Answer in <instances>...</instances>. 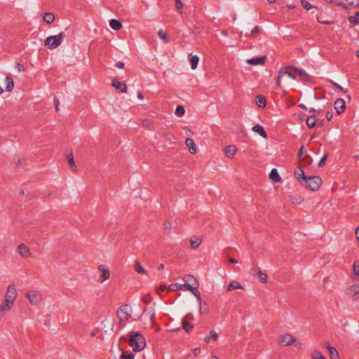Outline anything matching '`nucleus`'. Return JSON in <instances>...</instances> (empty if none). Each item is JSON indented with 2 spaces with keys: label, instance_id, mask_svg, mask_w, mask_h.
I'll return each mask as SVG.
<instances>
[{
  "label": "nucleus",
  "instance_id": "1",
  "mask_svg": "<svg viewBox=\"0 0 359 359\" xmlns=\"http://www.w3.org/2000/svg\"><path fill=\"white\" fill-rule=\"evenodd\" d=\"M18 292L15 285L11 284L7 287L4 301L0 304V321L6 313L14 306Z\"/></svg>",
  "mask_w": 359,
  "mask_h": 359
},
{
  "label": "nucleus",
  "instance_id": "2",
  "mask_svg": "<svg viewBox=\"0 0 359 359\" xmlns=\"http://www.w3.org/2000/svg\"><path fill=\"white\" fill-rule=\"evenodd\" d=\"M128 341L130 346L135 352L142 351L147 344L144 337L137 331H131L128 333Z\"/></svg>",
  "mask_w": 359,
  "mask_h": 359
},
{
  "label": "nucleus",
  "instance_id": "3",
  "mask_svg": "<svg viewBox=\"0 0 359 359\" xmlns=\"http://www.w3.org/2000/svg\"><path fill=\"white\" fill-rule=\"evenodd\" d=\"M189 290L191 291L197 298L198 302L199 304V311L201 313V295L198 291V286L193 287L191 284L186 283L184 284L180 283H172L170 284L168 287V291H175V290Z\"/></svg>",
  "mask_w": 359,
  "mask_h": 359
},
{
  "label": "nucleus",
  "instance_id": "4",
  "mask_svg": "<svg viewBox=\"0 0 359 359\" xmlns=\"http://www.w3.org/2000/svg\"><path fill=\"white\" fill-rule=\"evenodd\" d=\"M280 342L283 346H294L297 348H302V342L290 333H284L280 335Z\"/></svg>",
  "mask_w": 359,
  "mask_h": 359
},
{
  "label": "nucleus",
  "instance_id": "5",
  "mask_svg": "<svg viewBox=\"0 0 359 359\" xmlns=\"http://www.w3.org/2000/svg\"><path fill=\"white\" fill-rule=\"evenodd\" d=\"M116 315L120 323L124 325L132 316V309L128 304L122 305L117 309Z\"/></svg>",
  "mask_w": 359,
  "mask_h": 359
},
{
  "label": "nucleus",
  "instance_id": "6",
  "mask_svg": "<svg viewBox=\"0 0 359 359\" xmlns=\"http://www.w3.org/2000/svg\"><path fill=\"white\" fill-rule=\"evenodd\" d=\"M301 183L308 189L311 191H316L321 185L322 180L318 176H309L306 177L303 182H301Z\"/></svg>",
  "mask_w": 359,
  "mask_h": 359
},
{
  "label": "nucleus",
  "instance_id": "7",
  "mask_svg": "<svg viewBox=\"0 0 359 359\" xmlns=\"http://www.w3.org/2000/svg\"><path fill=\"white\" fill-rule=\"evenodd\" d=\"M65 37V34L62 32H60L57 35L50 36L46 39L45 46L50 49L56 48L60 46Z\"/></svg>",
  "mask_w": 359,
  "mask_h": 359
},
{
  "label": "nucleus",
  "instance_id": "8",
  "mask_svg": "<svg viewBox=\"0 0 359 359\" xmlns=\"http://www.w3.org/2000/svg\"><path fill=\"white\" fill-rule=\"evenodd\" d=\"M293 67H284L279 69L277 76V85L279 88L281 87V83L285 76L291 79H295L296 75L292 71Z\"/></svg>",
  "mask_w": 359,
  "mask_h": 359
},
{
  "label": "nucleus",
  "instance_id": "9",
  "mask_svg": "<svg viewBox=\"0 0 359 359\" xmlns=\"http://www.w3.org/2000/svg\"><path fill=\"white\" fill-rule=\"evenodd\" d=\"M97 270L100 272V275L97 278V282L100 284L104 283L106 280H109L111 277V271L109 268L105 264H99Z\"/></svg>",
  "mask_w": 359,
  "mask_h": 359
},
{
  "label": "nucleus",
  "instance_id": "10",
  "mask_svg": "<svg viewBox=\"0 0 359 359\" xmlns=\"http://www.w3.org/2000/svg\"><path fill=\"white\" fill-rule=\"evenodd\" d=\"M26 297L32 305H38L42 300V296L39 291L29 290L26 293Z\"/></svg>",
  "mask_w": 359,
  "mask_h": 359
},
{
  "label": "nucleus",
  "instance_id": "11",
  "mask_svg": "<svg viewBox=\"0 0 359 359\" xmlns=\"http://www.w3.org/2000/svg\"><path fill=\"white\" fill-rule=\"evenodd\" d=\"M250 272L253 276L257 277L260 282L266 283L268 278L267 274L263 272L259 267L252 268Z\"/></svg>",
  "mask_w": 359,
  "mask_h": 359
},
{
  "label": "nucleus",
  "instance_id": "12",
  "mask_svg": "<svg viewBox=\"0 0 359 359\" xmlns=\"http://www.w3.org/2000/svg\"><path fill=\"white\" fill-rule=\"evenodd\" d=\"M18 252L19 255L23 259H27L31 257L30 248L24 243H20L18 245Z\"/></svg>",
  "mask_w": 359,
  "mask_h": 359
},
{
  "label": "nucleus",
  "instance_id": "13",
  "mask_svg": "<svg viewBox=\"0 0 359 359\" xmlns=\"http://www.w3.org/2000/svg\"><path fill=\"white\" fill-rule=\"evenodd\" d=\"M334 109L338 114L342 113L346 109V102L344 99L338 98L334 104Z\"/></svg>",
  "mask_w": 359,
  "mask_h": 359
},
{
  "label": "nucleus",
  "instance_id": "14",
  "mask_svg": "<svg viewBox=\"0 0 359 359\" xmlns=\"http://www.w3.org/2000/svg\"><path fill=\"white\" fill-rule=\"evenodd\" d=\"M346 293L354 300H357L359 298V285H353L348 289Z\"/></svg>",
  "mask_w": 359,
  "mask_h": 359
},
{
  "label": "nucleus",
  "instance_id": "15",
  "mask_svg": "<svg viewBox=\"0 0 359 359\" xmlns=\"http://www.w3.org/2000/svg\"><path fill=\"white\" fill-rule=\"evenodd\" d=\"M111 86L121 92L126 93L127 86L124 82L120 81L118 79L112 80Z\"/></svg>",
  "mask_w": 359,
  "mask_h": 359
},
{
  "label": "nucleus",
  "instance_id": "16",
  "mask_svg": "<svg viewBox=\"0 0 359 359\" xmlns=\"http://www.w3.org/2000/svg\"><path fill=\"white\" fill-rule=\"evenodd\" d=\"M238 149L234 145H228L224 148V154L226 158L232 159L236 154Z\"/></svg>",
  "mask_w": 359,
  "mask_h": 359
},
{
  "label": "nucleus",
  "instance_id": "17",
  "mask_svg": "<svg viewBox=\"0 0 359 359\" xmlns=\"http://www.w3.org/2000/svg\"><path fill=\"white\" fill-rule=\"evenodd\" d=\"M266 60V56L253 57L251 59H247L246 62L250 65L256 66L259 65H264Z\"/></svg>",
  "mask_w": 359,
  "mask_h": 359
},
{
  "label": "nucleus",
  "instance_id": "18",
  "mask_svg": "<svg viewBox=\"0 0 359 359\" xmlns=\"http://www.w3.org/2000/svg\"><path fill=\"white\" fill-rule=\"evenodd\" d=\"M292 71L297 74L300 80L303 81L309 80V76L304 69L297 67H292Z\"/></svg>",
  "mask_w": 359,
  "mask_h": 359
},
{
  "label": "nucleus",
  "instance_id": "19",
  "mask_svg": "<svg viewBox=\"0 0 359 359\" xmlns=\"http://www.w3.org/2000/svg\"><path fill=\"white\" fill-rule=\"evenodd\" d=\"M185 144L187 147L189 148V151L191 154H195L197 152V147L194 140L191 138H187L185 140Z\"/></svg>",
  "mask_w": 359,
  "mask_h": 359
},
{
  "label": "nucleus",
  "instance_id": "20",
  "mask_svg": "<svg viewBox=\"0 0 359 359\" xmlns=\"http://www.w3.org/2000/svg\"><path fill=\"white\" fill-rule=\"evenodd\" d=\"M219 337L217 333L215 330L210 331L209 335H207L204 337L203 340L207 344H210L212 341H217Z\"/></svg>",
  "mask_w": 359,
  "mask_h": 359
},
{
  "label": "nucleus",
  "instance_id": "21",
  "mask_svg": "<svg viewBox=\"0 0 359 359\" xmlns=\"http://www.w3.org/2000/svg\"><path fill=\"white\" fill-rule=\"evenodd\" d=\"M202 243V238L201 237H191L190 238V244L191 249H197L201 244Z\"/></svg>",
  "mask_w": 359,
  "mask_h": 359
},
{
  "label": "nucleus",
  "instance_id": "22",
  "mask_svg": "<svg viewBox=\"0 0 359 359\" xmlns=\"http://www.w3.org/2000/svg\"><path fill=\"white\" fill-rule=\"evenodd\" d=\"M269 178L273 183H277L280 181L281 178L276 168H273L271 170L269 173Z\"/></svg>",
  "mask_w": 359,
  "mask_h": 359
},
{
  "label": "nucleus",
  "instance_id": "23",
  "mask_svg": "<svg viewBox=\"0 0 359 359\" xmlns=\"http://www.w3.org/2000/svg\"><path fill=\"white\" fill-rule=\"evenodd\" d=\"M252 130L253 132L258 133L263 138L267 137L266 133L265 132L264 128L262 126H260L259 124H257V125L253 126Z\"/></svg>",
  "mask_w": 359,
  "mask_h": 359
},
{
  "label": "nucleus",
  "instance_id": "24",
  "mask_svg": "<svg viewBox=\"0 0 359 359\" xmlns=\"http://www.w3.org/2000/svg\"><path fill=\"white\" fill-rule=\"evenodd\" d=\"M236 289H243V287L241 285V284L237 281V280H233L229 285H227L226 290L230 292L233 290Z\"/></svg>",
  "mask_w": 359,
  "mask_h": 359
},
{
  "label": "nucleus",
  "instance_id": "25",
  "mask_svg": "<svg viewBox=\"0 0 359 359\" xmlns=\"http://www.w3.org/2000/svg\"><path fill=\"white\" fill-rule=\"evenodd\" d=\"M294 175L298 180L303 182L307 176L305 175L303 170L301 168H296L294 170Z\"/></svg>",
  "mask_w": 359,
  "mask_h": 359
},
{
  "label": "nucleus",
  "instance_id": "26",
  "mask_svg": "<svg viewBox=\"0 0 359 359\" xmlns=\"http://www.w3.org/2000/svg\"><path fill=\"white\" fill-rule=\"evenodd\" d=\"M256 104L260 107L264 108L266 106V100L264 95H257L255 98Z\"/></svg>",
  "mask_w": 359,
  "mask_h": 359
},
{
  "label": "nucleus",
  "instance_id": "27",
  "mask_svg": "<svg viewBox=\"0 0 359 359\" xmlns=\"http://www.w3.org/2000/svg\"><path fill=\"white\" fill-rule=\"evenodd\" d=\"M6 90L8 92H11L14 88V82L11 77L7 76L5 79Z\"/></svg>",
  "mask_w": 359,
  "mask_h": 359
},
{
  "label": "nucleus",
  "instance_id": "28",
  "mask_svg": "<svg viewBox=\"0 0 359 359\" xmlns=\"http://www.w3.org/2000/svg\"><path fill=\"white\" fill-rule=\"evenodd\" d=\"M327 348L329 351V353L332 359H339V355L335 348L328 344L327 346Z\"/></svg>",
  "mask_w": 359,
  "mask_h": 359
},
{
  "label": "nucleus",
  "instance_id": "29",
  "mask_svg": "<svg viewBox=\"0 0 359 359\" xmlns=\"http://www.w3.org/2000/svg\"><path fill=\"white\" fill-rule=\"evenodd\" d=\"M109 26L112 29L117 31L122 27V24L118 20L112 19L109 21Z\"/></svg>",
  "mask_w": 359,
  "mask_h": 359
},
{
  "label": "nucleus",
  "instance_id": "30",
  "mask_svg": "<svg viewBox=\"0 0 359 359\" xmlns=\"http://www.w3.org/2000/svg\"><path fill=\"white\" fill-rule=\"evenodd\" d=\"M144 314L145 316H149V318L151 323H154V319L156 318V313H155L154 309L153 308H149L147 309H145L144 311Z\"/></svg>",
  "mask_w": 359,
  "mask_h": 359
},
{
  "label": "nucleus",
  "instance_id": "31",
  "mask_svg": "<svg viewBox=\"0 0 359 359\" xmlns=\"http://www.w3.org/2000/svg\"><path fill=\"white\" fill-rule=\"evenodd\" d=\"M311 359H326V358L323 355V353L318 349H316L311 353Z\"/></svg>",
  "mask_w": 359,
  "mask_h": 359
},
{
  "label": "nucleus",
  "instance_id": "32",
  "mask_svg": "<svg viewBox=\"0 0 359 359\" xmlns=\"http://www.w3.org/2000/svg\"><path fill=\"white\" fill-rule=\"evenodd\" d=\"M316 115L312 114L309 117H308L306 120V126L309 128H313L316 126Z\"/></svg>",
  "mask_w": 359,
  "mask_h": 359
},
{
  "label": "nucleus",
  "instance_id": "33",
  "mask_svg": "<svg viewBox=\"0 0 359 359\" xmlns=\"http://www.w3.org/2000/svg\"><path fill=\"white\" fill-rule=\"evenodd\" d=\"M134 269L137 273L140 274L146 273V270L144 269V267L140 264L139 262H135L134 265Z\"/></svg>",
  "mask_w": 359,
  "mask_h": 359
},
{
  "label": "nucleus",
  "instance_id": "34",
  "mask_svg": "<svg viewBox=\"0 0 359 359\" xmlns=\"http://www.w3.org/2000/svg\"><path fill=\"white\" fill-rule=\"evenodd\" d=\"M43 19L46 23L50 24L54 21L55 16L51 13H46L43 15Z\"/></svg>",
  "mask_w": 359,
  "mask_h": 359
},
{
  "label": "nucleus",
  "instance_id": "35",
  "mask_svg": "<svg viewBox=\"0 0 359 359\" xmlns=\"http://www.w3.org/2000/svg\"><path fill=\"white\" fill-rule=\"evenodd\" d=\"M199 62V57L197 55H192L190 59L191 67L192 69H196Z\"/></svg>",
  "mask_w": 359,
  "mask_h": 359
},
{
  "label": "nucleus",
  "instance_id": "36",
  "mask_svg": "<svg viewBox=\"0 0 359 359\" xmlns=\"http://www.w3.org/2000/svg\"><path fill=\"white\" fill-rule=\"evenodd\" d=\"M290 198L293 204H300L304 201L303 198L298 195L290 196Z\"/></svg>",
  "mask_w": 359,
  "mask_h": 359
},
{
  "label": "nucleus",
  "instance_id": "37",
  "mask_svg": "<svg viewBox=\"0 0 359 359\" xmlns=\"http://www.w3.org/2000/svg\"><path fill=\"white\" fill-rule=\"evenodd\" d=\"M175 114L178 117L183 116L185 114V109L184 107L182 105H178L175 109Z\"/></svg>",
  "mask_w": 359,
  "mask_h": 359
},
{
  "label": "nucleus",
  "instance_id": "38",
  "mask_svg": "<svg viewBox=\"0 0 359 359\" xmlns=\"http://www.w3.org/2000/svg\"><path fill=\"white\" fill-rule=\"evenodd\" d=\"M158 36L164 43H166L169 41L167 34L162 29L158 30Z\"/></svg>",
  "mask_w": 359,
  "mask_h": 359
},
{
  "label": "nucleus",
  "instance_id": "39",
  "mask_svg": "<svg viewBox=\"0 0 359 359\" xmlns=\"http://www.w3.org/2000/svg\"><path fill=\"white\" fill-rule=\"evenodd\" d=\"M182 327L187 332H189L192 330L193 326L187 320H184L182 321Z\"/></svg>",
  "mask_w": 359,
  "mask_h": 359
},
{
  "label": "nucleus",
  "instance_id": "40",
  "mask_svg": "<svg viewBox=\"0 0 359 359\" xmlns=\"http://www.w3.org/2000/svg\"><path fill=\"white\" fill-rule=\"evenodd\" d=\"M67 159H68V161H69V164L70 165L72 168L74 169V170H76V164L74 163L73 155L72 154H69L67 156Z\"/></svg>",
  "mask_w": 359,
  "mask_h": 359
},
{
  "label": "nucleus",
  "instance_id": "41",
  "mask_svg": "<svg viewBox=\"0 0 359 359\" xmlns=\"http://www.w3.org/2000/svg\"><path fill=\"white\" fill-rule=\"evenodd\" d=\"M134 354L132 353L123 352L120 357V359H134Z\"/></svg>",
  "mask_w": 359,
  "mask_h": 359
},
{
  "label": "nucleus",
  "instance_id": "42",
  "mask_svg": "<svg viewBox=\"0 0 359 359\" xmlns=\"http://www.w3.org/2000/svg\"><path fill=\"white\" fill-rule=\"evenodd\" d=\"M330 82L334 86L336 87L337 88H338L339 90L342 91V92H344V93H347L348 92V90L347 89H344L343 87H341L340 85H339L338 83H337L336 82L330 80Z\"/></svg>",
  "mask_w": 359,
  "mask_h": 359
},
{
  "label": "nucleus",
  "instance_id": "43",
  "mask_svg": "<svg viewBox=\"0 0 359 359\" xmlns=\"http://www.w3.org/2000/svg\"><path fill=\"white\" fill-rule=\"evenodd\" d=\"M353 273L359 276V262H355L353 264Z\"/></svg>",
  "mask_w": 359,
  "mask_h": 359
},
{
  "label": "nucleus",
  "instance_id": "44",
  "mask_svg": "<svg viewBox=\"0 0 359 359\" xmlns=\"http://www.w3.org/2000/svg\"><path fill=\"white\" fill-rule=\"evenodd\" d=\"M302 5L306 10H310L312 8V6L306 0H302Z\"/></svg>",
  "mask_w": 359,
  "mask_h": 359
},
{
  "label": "nucleus",
  "instance_id": "45",
  "mask_svg": "<svg viewBox=\"0 0 359 359\" xmlns=\"http://www.w3.org/2000/svg\"><path fill=\"white\" fill-rule=\"evenodd\" d=\"M327 158V154H325L323 155V158L318 162V165L320 167H322V166H323L325 165Z\"/></svg>",
  "mask_w": 359,
  "mask_h": 359
},
{
  "label": "nucleus",
  "instance_id": "46",
  "mask_svg": "<svg viewBox=\"0 0 359 359\" xmlns=\"http://www.w3.org/2000/svg\"><path fill=\"white\" fill-rule=\"evenodd\" d=\"M200 353V349L198 348H194L191 351V354H190V357H196Z\"/></svg>",
  "mask_w": 359,
  "mask_h": 359
},
{
  "label": "nucleus",
  "instance_id": "47",
  "mask_svg": "<svg viewBox=\"0 0 359 359\" xmlns=\"http://www.w3.org/2000/svg\"><path fill=\"white\" fill-rule=\"evenodd\" d=\"M186 280L191 282V283H192V282L196 283L197 282L196 278L192 275H187L186 277Z\"/></svg>",
  "mask_w": 359,
  "mask_h": 359
},
{
  "label": "nucleus",
  "instance_id": "48",
  "mask_svg": "<svg viewBox=\"0 0 359 359\" xmlns=\"http://www.w3.org/2000/svg\"><path fill=\"white\" fill-rule=\"evenodd\" d=\"M346 3L353 6H358L359 0H346Z\"/></svg>",
  "mask_w": 359,
  "mask_h": 359
},
{
  "label": "nucleus",
  "instance_id": "49",
  "mask_svg": "<svg viewBox=\"0 0 359 359\" xmlns=\"http://www.w3.org/2000/svg\"><path fill=\"white\" fill-rule=\"evenodd\" d=\"M175 7L177 10L182 9L183 8V4L180 0H175Z\"/></svg>",
  "mask_w": 359,
  "mask_h": 359
},
{
  "label": "nucleus",
  "instance_id": "50",
  "mask_svg": "<svg viewBox=\"0 0 359 359\" xmlns=\"http://www.w3.org/2000/svg\"><path fill=\"white\" fill-rule=\"evenodd\" d=\"M115 67L118 69H123L124 67V63L121 61H118L116 63Z\"/></svg>",
  "mask_w": 359,
  "mask_h": 359
},
{
  "label": "nucleus",
  "instance_id": "51",
  "mask_svg": "<svg viewBox=\"0 0 359 359\" xmlns=\"http://www.w3.org/2000/svg\"><path fill=\"white\" fill-rule=\"evenodd\" d=\"M259 30H260L259 27H258V26H255V27L252 29V31H251V34H252V35H253V34H255L258 33V32H259Z\"/></svg>",
  "mask_w": 359,
  "mask_h": 359
},
{
  "label": "nucleus",
  "instance_id": "52",
  "mask_svg": "<svg viewBox=\"0 0 359 359\" xmlns=\"http://www.w3.org/2000/svg\"><path fill=\"white\" fill-rule=\"evenodd\" d=\"M333 114L332 111H327L326 113V118L328 121H330L332 118Z\"/></svg>",
  "mask_w": 359,
  "mask_h": 359
},
{
  "label": "nucleus",
  "instance_id": "53",
  "mask_svg": "<svg viewBox=\"0 0 359 359\" xmlns=\"http://www.w3.org/2000/svg\"><path fill=\"white\" fill-rule=\"evenodd\" d=\"M303 150H304V147H301V149H299V152H298V158H299V159H301V158H302V155H303Z\"/></svg>",
  "mask_w": 359,
  "mask_h": 359
},
{
  "label": "nucleus",
  "instance_id": "54",
  "mask_svg": "<svg viewBox=\"0 0 359 359\" xmlns=\"http://www.w3.org/2000/svg\"><path fill=\"white\" fill-rule=\"evenodd\" d=\"M229 262V263H232V264H237L238 263V261L236 259H235L234 258H229L228 259Z\"/></svg>",
  "mask_w": 359,
  "mask_h": 359
},
{
  "label": "nucleus",
  "instance_id": "55",
  "mask_svg": "<svg viewBox=\"0 0 359 359\" xmlns=\"http://www.w3.org/2000/svg\"><path fill=\"white\" fill-rule=\"evenodd\" d=\"M186 318L188 319V320H194V316L191 313H188L186 316Z\"/></svg>",
  "mask_w": 359,
  "mask_h": 359
},
{
  "label": "nucleus",
  "instance_id": "56",
  "mask_svg": "<svg viewBox=\"0 0 359 359\" xmlns=\"http://www.w3.org/2000/svg\"><path fill=\"white\" fill-rule=\"evenodd\" d=\"M137 97L141 100L144 99V96L141 92L137 93Z\"/></svg>",
  "mask_w": 359,
  "mask_h": 359
},
{
  "label": "nucleus",
  "instance_id": "57",
  "mask_svg": "<svg viewBox=\"0 0 359 359\" xmlns=\"http://www.w3.org/2000/svg\"><path fill=\"white\" fill-rule=\"evenodd\" d=\"M355 236L357 237V240L359 242V226L355 230Z\"/></svg>",
  "mask_w": 359,
  "mask_h": 359
},
{
  "label": "nucleus",
  "instance_id": "58",
  "mask_svg": "<svg viewBox=\"0 0 359 359\" xmlns=\"http://www.w3.org/2000/svg\"><path fill=\"white\" fill-rule=\"evenodd\" d=\"M320 111H318V110H316V109H311L309 110V113H313V114H314V113H317V114H320Z\"/></svg>",
  "mask_w": 359,
  "mask_h": 359
},
{
  "label": "nucleus",
  "instance_id": "59",
  "mask_svg": "<svg viewBox=\"0 0 359 359\" xmlns=\"http://www.w3.org/2000/svg\"><path fill=\"white\" fill-rule=\"evenodd\" d=\"M142 300H143V302H144L145 304H149V302H150V299H149V297H148V298L144 297V298L142 299Z\"/></svg>",
  "mask_w": 359,
  "mask_h": 359
},
{
  "label": "nucleus",
  "instance_id": "60",
  "mask_svg": "<svg viewBox=\"0 0 359 359\" xmlns=\"http://www.w3.org/2000/svg\"><path fill=\"white\" fill-rule=\"evenodd\" d=\"M165 289V285H161L159 286L158 291H163Z\"/></svg>",
  "mask_w": 359,
  "mask_h": 359
},
{
  "label": "nucleus",
  "instance_id": "61",
  "mask_svg": "<svg viewBox=\"0 0 359 359\" xmlns=\"http://www.w3.org/2000/svg\"><path fill=\"white\" fill-rule=\"evenodd\" d=\"M55 109L56 111L58 110V104H59V101L58 100H55Z\"/></svg>",
  "mask_w": 359,
  "mask_h": 359
},
{
  "label": "nucleus",
  "instance_id": "62",
  "mask_svg": "<svg viewBox=\"0 0 359 359\" xmlns=\"http://www.w3.org/2000/svg\"><path fill=\"white\" fill-rule=\"evenodd\" d=\"M164 269V265L163 264H160L158 267V270H162Z\"/></svg>",
  "mask_w": 359,
  "mask_h": 359
},
{
  "label": "nucleus",
  "instance_id": "63",
  "mask_svg": "<svg viewBox=\"0 0 359 359\" xmlns=\"http://www.w3.org/2000/svg\"><path fill=\"white\" fill-rule=\"evenodd\" d=\"M222 34L224 35V36H227V33L226 31H222Z\"/></svg>",
  "mask_w": 359,
  "mask_h": 359
},
{
  "label": "nucleus",
  "instance_id": "64",
  "mask_svg": "<svg viewBox=\"0 0 359 359\" xmlns=\"http://www.w3.org/2000/svg\"><path fill=\"white\" fill-rule=\"evenodd\" d=\"M210 359H219V358H217V356H215V355H212V356L210 357Z\"/></svg>",
  "mask_w": 359,
  "mask_h": 359
}]
</instances>
